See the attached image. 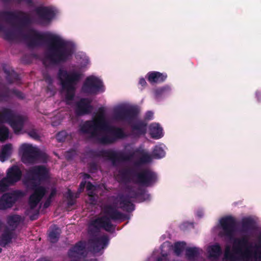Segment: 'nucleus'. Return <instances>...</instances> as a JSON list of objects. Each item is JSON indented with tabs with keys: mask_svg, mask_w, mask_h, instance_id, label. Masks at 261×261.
Instances as JSON below:
<instances>
[{
	"mask_svg": "<svg viewBox=\"0 0 261 261\" xmlns=\"http://www.w3.org/2000/svg\"><path fill=\"white\" fill-rule=\"evenodd\" d=\"M24 37L29 40L30 47L38 46L43 43H47L45 57L52 64L65 63L71 59L73 55L72 48L68 47L67 42L57 35L50 33L42 34L31 29L30 33L25 35Z\"/></svg>",
	"mask_w": 261,
	"mask_h": 261,
	"instance_id": "f257e3e1",
	"label": "nucleus"
},
{
	"mask_svg": "<svg viewBox=\"0 0 261 261\" xmlns=\"http://www.w3.org/2000/svg\"><path fill=\"white\" fill-rule=\"evenodd\" d=\"M100 114L95 119L86 121L80 125V132L89 134L90 138L101 145H110L127 137L123 128L110 126L104 115V110L99 109Z\"/></svg>",
	"mask_w": 261,
	"mask_h": 261,
	"instance_id": "f03ea898",
	"label": "nucleus"
},
{
	"mask_svg": "<svg viewBox=\"0 0 261 261\" xmlns=\"http://www.w3.org/2000/svg\"><path fill=\"white\" fill-rule=\"evenodd\" d=\"M260 246L250 242L246 236L234 238L232 251L229 246L226 247L223 261H237L238 258L234 254L239 255L243 261H261V249L258 250Z\"/></svg>",
	"mask_w": 261,
	"mask_h": 261,
	"instance_id": "7ed1b4c3",
	"label": "nucleus"
},
{
	"mask_svg": "<svg viewBox=\"0 0 261 261\" xmlns=\"http://www.w3.org/2000/svg\"><path fill=\"white\" fill-rule=\"evenodd\" d=\"M0 16L9 22L13 20H17L19 22V24L15 31L6 30L4 27L0 23V32L4 33V39L8 41H13L16 40L18 36H21L28 42V45L29 46L30 41L26 39L24 37V35H27V34H23L22 29L23 27L31 23L32 20L30 16L22 11H18L17 12L7 11L1 12ZM31 30L29 31L28 34L30 33Z\"/></svg>",
	"mask_w": 261,
	"mask_h": 261,
	"instance_id": "20e7f679",
	"label": "nucleus"
},
{
	"mask_svg": "<svg viewBox=\"0 0 261 261\" xmlns=\"http://www.w3.org/2000/svg\"><path fill=\"white\" fill-rule=\"evenodd\" d=\"M140 112L137 107H133L125 109L120 108L114 110V118L118 121H126L131 127V135L139 138L144 135L147 132V123L143 120H138L132 123V121L136 118Z\"/></svg>",
	"mask_w": 261,
	"mask_h": 261,
	"instance_id": "39448f33",
	"label": "nucleus"
},
{
	"mask_svg": "<svg viewBox=\"0 0 261 261\" xmlns=\"http://www.w3.org/2000/svg\"><path fill=\"white\" fill-rule=\"evenodd\" d=\"M104 216L98 217L91 223L95 229L98 232L100 228L103 229L107 232H112L115 229V225L112 224L111 220L116 221L124 219L125 215L119 212L114 205L108 204L104 206Z\"/></svg>",
	"mask_w": 261,
	"mask_h": 261,
	"instance_id": "423d86ee",
	"label": "nucleus"
},
{
	"mask_svg": "<svg viewBox=\"0 0 261 261\" xmlns=\"http://www.w3.org/2000/svg\"><path fill=\"white\" fill-rule=\"evenodd\" d=\"M82 77V74L80 71H71L59 69L58 78L61 82L63 89L66 90L65 95L67 103L73 100L75 96V85Z\"/></svg>",
	"mask_w": 261,
	"mask_h": 261,
	"instance_id": "0eeeda50",
	"label": "nucleus"
},
{
	"mask_svg": "<svg viewBox=\"0 0 261 261\" xmlns=\"http://www.w3.org/2000/svg\"><path fill=\"white\" fill-rule=\"evenodd\" d=\"M91 158H101L106 161H110L113 166H117L120 163L130 161L134 156V153L126 154L122 151L113 149H91L88 152Z\"/></svg>",
	"mask_w": 261,
	"mask_h": 261,
	"instance_id": "6e6552de",
	"label": "nucleus"
},
{
	"mask_svg": "<svg viewBox=\"0 0 261 261\" xmlns=\"http://www.w3.org/2000/svg\"><path fill=\"white\" fill-rule=\"evenodd\" d=\"M25 184L36 182L41 184L49 178V171L43 165H36L29 168L25 174Z\"/></svg>",
	"mask_w": 261,
	"mask_h": 261,
	"instance_id": "1a4fd4ad",
	"label": "nucleus"
},
{
	"mask_svg": "<svg viewBox=\"0 0 261 261\" xmlns=\"http://www.w3.org/2000/svg\"><path fill=\"white\" fill-rule=\"evenodd\" d=\"M137 184L146 187H151L158 181L157 174L148 168L141 169L135 174Z\"/></svg>",
	"mask_w": 261,
	"mask_h": 261,
	"instance_id": "9d476101",
	"label": "nucleus"
},
{
	"mask_svg": "<svg viewBox=\"0 0 261 261\" xmlns=\"http://www.w3.org/2000/svg\"><path fill=\"white\" fill-rule=\"evenodd\" d=\"M105 91L102 82L94 76L87 77L82 87V91L85 94L95 95Z\"/></svg>",
	"mask_w": 261,
	"mask_h": 261,
	"instance_id": "9b49d317",
	"label": "nucleus"
},
{
	"mask_svg": "<svg viewBox=\"0 0 261 261\" xmlns=\"http://www.w3.org/2000/svg\"><path fill=\"white\" fill-rule=\"evenodd\" d=\"M29 189L33 191L29 199V204L31 210L34 209L47 192L45 187L40 186V184L36 182H32L27 184Z\"/></svg>",
	"mask_w": 261,
	"mask_h": 261,
	"instance_id": "f8f14e48",
	"label": "nucleus"
},
{
	"mask_svg": "<svg viewBox=\"0 0 261 261\" xmlns=\"http://www.w3.org/2000/svg\"><path fill=\"white\" fill-rule=\"evenodd\" d=\"M220 224L222 230L219 232V236L232 240L236 231V219L231 216H226L220 219Z\"/></svg>",
	"mask_w": 261,
	"mask_h": 261,
	"instance_id": "ddd939ff",
	"label": "nucleus"
},
{
	"mask_svg": "<svg viewBox=\"0 0 261 261\" xmlns=\"http://www.w3.org/2000/svg\"><path fill=\"white\" fill-rule=\"evenodd\" d=\"M20 149L22 153V160L24 163H34L42 157V153L40 150L32 145L23 144Z\"/></svg>",
	"mask_w": 261,
	"mask_h": 261,
	"instance_id": "4468645a",
	"label": "nucleus"
},
{
	"mask_svg": "<svg viewBox=\"0 0 261 261\" xmlns=\"http://www.w3.org/2000/svg\"><path fill=\"white\" fill-rule=\"evenodd\" d=\"M35 11L41 23H49L56 16V11L51 7L40 6Z\"/></svg>",
	"mask_w": 261,
	"mask_h": 261,
	"instance_id": "2eb2a0df",
	"label": "nucleus"
},
{
	"mask_svg": "<svg viewBox=\"0 0 261 261\" xmlns=\"http://www.w3.org/2000/svg\"><path fill=\"white\" fill-rule=\"evenodd\" d=\"M91 100L88 98H82L76 102L75 112L77 116H84L90 114L93 107L91 105Z\"/></svg>",
	"mask_w": 261,
	"mask_h": 261,
	"instance_id": "dca6fc26",
	"label": "nucleus"
},
{
	"mask_svg": "<svg viewBox=\"0 0 261 261\" xmlns=\"http://www.w3.org/2000/svg\"><path fill=\"white\" fill-rule=\"evenodd\" d=\"M109 242V239L107 235H103L100 237H94L89 240V243L92 251L98 253L101 249L106 248Z\"/></svg>",
	"mask_w": 261,
	"mask_h": 261,
	"instance_id": "f3484780",
	"label": "nucleus"
},
{
	"mask_svg": "<svg viewBox=\"0 0 261 261\" xmlns=\"http://www.w3.org/2000/svg\"><path fill=\"white\" fill-rule=\"evenodd\" d=\"M22 176V171L18 166L13 165L8 168L5 177L10 184L14 185L19 181Z\"/></svg>",
	"mask_w": 261,
	"mask_h": 261,
	"instance_id": "a211bd4d",
	"label": "nucleus"
},
{
	"mask_svg": "<svg viewBox=\"0 0 261 261\" xmlns=\"http://www.w3.org/2000/svg\"><path fill=\"white\" fill-rule=\"evenodd\" d=\"M16 200V195L14 193H4L0 197V210H4L11 208Z\"/></svg>",
	"mask_w": 261,
	"mask_h": 261,
	"instance_id": "6ab92c4d",
	"label": "nucleus"
},
{
	"mask_svg": "<svg viewBox=\"0 0 261 261\" xmlns=\"http://www.w3.org/2000/svg\"><path fill=\"white\" fill-rule=\"evenodd\" d=\"M241 226L240 231L248 233L255 228V222L251 217H244L242 219Z\"/></svg>",
	"mask_w": 261,
	"mask_h": 261,
	"instance_id": "aec40b11",
	"label": "nucleus"
},
{
	"mask_svg": "<svg viewBox=\"0 0 261 261\" xmlns=\"http://www.w3.org/2000/svg\"><path fill=\"white\" fill-rule=\"evenodd\" d=\"M147 80L150 83H161L165 81L167 75L165 73L158 71H150L148 72Z\"/></svg>",
	"mask_w": 261,
	"mask_h": 261,
	"instance_id": "412c9836",
	"label": "nucleus"
},
{
	"mask_svg": "<svg viewBox=\"0 0 261 261\" xmlns=\"http://www.w3.org/2000/svg\"><path fill=\"white\" fill-rule=\"evenodd\" d=\"M129 193L130 195L121 194L118 196V202L121 209L122 210L127 204L131 205L130 198H136L138 196L137 193L134 190H130Z\"/></svg>",
	"mask_w": 261,
	"mask_h": 261,
	"instance_id": "4be33fe9",
	"label": "nucleus"
},
{
	"mask_svg": "<svg viewBox=\"0 0 261 261\" xmlns=\"http://www.w3.org/2000/svg\"><path fill=\"white\" fill-rule=\"evenodd\" d=\"M85 249V245L82 241H79L76 243L68 251V256L69 257H75V254L82 255Z\"/></svg>",
	"mask_w": 261,
	"mask_h": 261,
	"instance_id": "5701e85b",
	"label": "nucleus"
},
{
	"mask_svg": "<svg viewBox=\"0 0 261 261\" xmlns=\"http://www.w3.org/2000/svg\"><path fill=\"white\" fill-rule=\"evenodd\" d=\"M24 119L21 116L15 115L9 123L15 133L20 132L23 128Z\"/></svg>",
	"mask_w": 261,
	"mask_h": 261,
	"instance_id": "b1692460",
	"label": "nucleus"
},
{
	"mask_svg": "<svg viewBox=\"0 0 261 261\" xmlns=\"http://www.w3.org/2000/svg\"><path fill=\"white\" fill-rule=\"evenodd\" d=\"M4 71L6 74V81L9 84L19 83L20 81V76L14 70L4 68Z\"/></svg>",
	"mask_w": 261,
	"mask_h": 261,
	"instance_id": "393cba45",
	"label": "nucleus"
},
{
	"mask_svg": "<svg viewBox=\"0 0 261 261\" xmlns=\"http://www.w3.org/2000/svg\"><path fill=\"white\" fill-rule=\"evenodd\" d=\"M15 115L11 109L4 108L0 111V123L3 122L9 123Z\"/></svg>",
	"mask_w": 261,
	"mask_h": 261,
	"instance_id": "a878e982",
	"label": "nucleus"
},
{
	"mask_svg": "<svg viewBox=\"0 0 261 261\" xmlns=\"http://www.w3.org/2000/svg\"><path fill=\"white\" fill-rule=\"evenodd\" d=\"M149 134L152 138L159 139L163 136V129L159 124H152L149 127Z\"/></svg>",
	"mask_w": 261,
	"mask_h": 261,
	"instance_id": "bb28decb",
	"label": "nucleus"
},
{
	"mask_svg": "<svg viewBox=\"0 0 261 261\" xmlns=\"http://www.w3.org/2000/svg\"><path fill=\"white\" fill-rule=\"evenodd\" d=\"M208 252L210 258L218 259L222 253V249L218 243H216L210 246Z\"/></svg>",
	"mask_w": 261,
	"mask_h": 261,
	"instance_id": "cd10ccee",
	"label": "nucleus"
},
{
	"mask_svg": "<svg viewBox=\"0 0 261 261\" xmlns=\"http://www.w3.org/2000/svg\"><path fill=\"white\" fill-rule=\"evenodd\" d=\"M13 232L9 229H6L2 234L0 239V245L5 247L11 242Z\"/></svg>",
	"mask_w": 261,
	"mask_h": 261,
	"instance_id": "c85d7f7f",
	"label": "nucleus"
},
{
	"mask_svg": "<svg viewBox=\"0 0 261 261\" xmlns=\"http://www.w3.org/2000/svg\"><path fill=\"white\" fill-rule=\"evenodd\" d=\"M12 145L7 144L2 148L0 152V161L2 162H5L10 156L11 154Z\"/></svg>",
	"mask_w": 261,
	"mask_h": 261,
	"instance_id": "c756f323",
	"label": "nucleus"
},
{
	"mask_svg": "<svg viewBox=\"0 0 261 261\" xmlns=\"http://www.w3.org/2000/svg\"><path fill=\"white\" fill-rule=\"evenodd\" d=\"M61 231L57 225H54L48 234V238L50 242L55 243L59 240Z\"/></svg>",
	"mask_w": 261,
	"mask_h": 261,
	"instance_id": "7c9ffc66",
	"label": "nucleus"
},
{
	"mask_svg": "<svg viewBox=\"0 0 261 261\" xmlns=\"http://www.w3.org/2000/svg\"><path fill=\"white\" fill-rule=\"evenodd\" d=\"M141 156L134 163L136 167H139L142 165L150 163L151 160V156L147 153H144L143 151L140 152Z\"/></svg>",
	"mask_w": 261,
	"mask_h": 261,
	"instance_id": "2f4dec72",
	"label": "nucleus"
},
{
	"mask_svg": "<svg viewBox=\"0 0 261 261\" xmlns=\"http://www.w3.org/2000/svg\"><path fill=\"white\" fill-rule=\"evenodd\" d=\"M200 254V249L198 248L188 247L186 250V256L190 260H195Z\"/></svg>",
	"mask_w": 261,
	"mask_h": 261,
	"instance_id": "473e14b6",
	"label": "nucleus"
},
{
	"mask_svg": "<svg viewBox=\"0 0 261 261\" xmlns=\"http://www.w3.org/2000/svg\"><path fill=\"white\" fill-rule=\"evenodd\" d=\"M21 216L18 215L9 216L7 218V223L10 226L16 228L20 223Z\"/></svg>",
	"mask_w": 261,
	"mask_h": 261,
	"instance_id": "72a5a7b5",
	"label": "nucleus"
},
{
	"mask_svg": "<svg viewBox=\"0 0 261 261\" xmlns=\"http://www.w3.org/2000/svg\"><path fill=\"white\" fill-rule=\"evenodd\" d=\"M170 90V88L168 86L160 87L154 90V94L156 97H159L167 94Z\"/></svg>",
	"mask_w": 261,
	"mask_h": 261,
	"instance_id": "f704fd0d",
	"label": "nucleus"
},
{
	"mask_svg": "<svg viewBox=\"0 0 261 261\" xmlns=\"http://www.w3.org/2000/svg\"><path fill=\"white\" fill-rule=\"evenodd\" d=\"M165 152L160 146H155L152 152V156L154 159H161L165 156Z\"/></svg>",
	"mask_w": 261,
	"mask_h": 261,
	"instance_id": "c9c22d12",
	"label": "nucleus"
},
{
	"mask_svg": "<svg viewBox=\"0 0 261 261\" xmlns=\"http://www.w3.org/2000/svg\"><path fill=\"white\" fill-rule=\"evenodd\" d=\"M186 244L184 242L175 243L174 246V251L177 256H179L184 250Z\"/></svg>",
	"mask_w": 261,
	"mask_h": 261,
	"instance_id": "e433bc0d",
	"label": "nucleus"
},
{
	"mask_svg": "<svg viewBox=\"0 0 261 261\" xmlns=\"http://www.w3.org/2000/svg\"><path fill=\"white\" fill-rule=\"evenodd\" d=\"M9 135V131L6 126H0V141L4 142L8 139Z\"/></svg>",
	"mask_w": 261,
	"mask_h": 261,
	"instance_id": "4c0bfd02",
	"label": "nucleus"
},
{
	"mask_svg": "<svg viewBox=\"0 0 261 261\" xmlns=\"http://www.w3.org/2000/svg\"><path fill=\"white\" fill-rule=\"evenodd\" d=\"M11 185H13V184H10L5 177L3 178L0 181V192L7 191L9 187Z\"/></svg>",
	"mask_w": 261,
	"mask_h": 261,
	"instance_id": "58836bf2",
	"label": "nucleus"
},
{
	"mask_svg": "<svg viewBox=\"0 0 261 261\" xmlns=\"http://www.w3.org/2000/svg\"><path fill=\"white\" fill-rule=\"evenodd\" d=\"M67 195L68 206H70L73 205L75 203V200L74 199L73 194L70 189L68 190Z\"/></svg>",
	"mask_w": 261,
	"mask_h": 261,
	"instance_id": "ea45409f",
	"label": "nucleus"
},
{
	"mask_svg": "<svg viewBox=\"0 0 261 261\" xmlns=\"http://www.w3.org/2000/svg\"><path fill=\"white\" fill-rule=\"evenodd\" d=\"M119 172L121 176L123 178H125L130 175H133L135 178V174L137 172H135L134 170L130 169H125L120 171Z\"/></svg>",
	"mask_w": 261,
	"mask_h": 261,
	"instance_id": "a19ab883",
	"label": "nucleus"
},
{
	"mask_svg": "<svg viewBox=\"0 0 261 261\" xmlns=\"http://www.w3.org/2000/svg\"><path fill=\"white\" fill-rule=\"evenodd\" d=\"M68 136L67 133L65 130H62L56 135V139L59 142H63L65 141Z\"/></svg>",
	"mask_w": 261,
	"mask_h": 261,
	"instance_id": "79ce46f5",
	"label": "nucleus"
},
{
	"mask_svg": "<svg viewBox=\"0 0 261 261\" xmlns=\"http://www.w3.org/2000/svg\"><path fill=\"white\" fill-rule=\"evenodd\" d=\"M56 189H53L48 196V198H47L46 200L45 201L43 206L44 208H47L50 204L52 198L56 195Z\"/></svg>",
	"mask_w": 261,
	"mask_h": 261,
	"instance_id": "37998d69",
	"label": "nucleus"
},
{
	"mask_svg": "<svg viewBox=\"0 0 261 261\" xmlns=\"http://www.w3.org/2000/svg\"><path fill=\"white\" fill-rule=\"evenodd\" d=\"M9 89L5 88L3 91L0 92V101L5 100L9 97Z\"/></svg>",
	"mask_w": 261,
	"mask_h": 261,
	"instance_id": "c03bdc74",
	"label": "nucleus"
},
{
	"mask_svg": "<svg viewBox=\"0 0 261 261\" xmlns=\"http://www.w3.org/2000/svg\"><path fill=\"white\" fill-rule=\"evenodd\" d=\"M28 134L32 138L35 140H38L40 139V136L36 130L33 129L30 130Z\"/></svg>",
	"mask_w": 261,
	"mask_h": 261,
	"instance_id": "a18cd8bd",
	"label": "nucleus"
},
{
	"mask_svg": "<svg viewBox=\"0 0 261 261\" xmlns=\"http://www.w3.org/2000/svg\"><path fill=\"white\" fill-rule=\"evenodd\" d=\"M90 172L94 173L97 170V165L95 162H91L89 164Z\"/></svg>",
	"mask_w": 261,
	"mask_h": 261,
	"instance_id": "49530a36",
	"label": "nucleus"
},
{
	"mask_svg": "<svg viewBox=\"0 0 261 261\" xmlns=\"http://www.w3.org/2000/svg\"><path fill=\"white\" fill-rule=\"evenodd\" d=\"M43 78L45 82L49 85L53 84V81L51 77L48 73H44L43 74Z\"/></svg>",
	"mask_w": 261,
	"mask_h": 261,
	"instance_id": "de8ad7c7",
	"label": "nucleus"
},
{
	"mask_svg": "<svg viewBox=\"0 0 261 261\" xmlns=\"http://www.w3.org/2000/svg\"><path fill=\"white\" fill-rule=\"evenodd\" d=\"M135 210V205L131 202V205L128 204L125 205V206L122 209L127 212H132Z\"/></svg>",
	"mask_w": 261,
	"mask_h": 261,
	"instance_id": "09e8293b",
	"label": "nucleus"
},
{
	"mask_svg": "<svg viewBox=\"0 0 261 261\" xmlns=\"http://www.w3.org/2000/svg\"><path fill=\"white\" fill-rule=\"evenodd\" d=\"M12 91V93L13 94H14L15 95H16L18 97H19L21 99L24 98V94L22 92H21L19 90H17L16 89H13Z\"/></svg>",
	"mask_w": 261,
	"mask_h": 261,
	"instance_id": "8fccbe9b",
	"label": "nucleus"
},
{
	"mask_svg": "<svg viewBox=\"0 0 261 261\" xmlns=\"http://www.w3.org/2000/svg\"><path fill=\"white\" fill-rule=\"evenodd\" d=\"M153 113L151 111H147L145 115L144 119L147 120H151L153 118Z\"/></svg>",
	"mask_w": 261,
	"mask_h": 261,
	"instance_id": "3c124183",
	"label": "nucleus"
},
{
	"mask_svg": "<svg viewBox=\"0 0 261 261\" xmlns=\"http://www.w3.org/2000/svg\"><path fill=\"white\" fill-rule=\"evenodd\" d=\"M86 185V181L85 180H83L81 182L79 186V191H83L85 186Z\"/></svg>",
	"mask_w": 261,
	"mask_h": 261,
	"instance_id": "603ef678",
	"label": "nucleus"
},
{
	"mask_svg": "<svg viewBox=\"0 0 261 261\" xmlns=\"http://www.w3.org/2000/svg\"><path fill=\"white\" fill-rule=\"evenodd\" d=\"M86 189L87 191H91L94 188V185L90 182L88 181L86 183Z\"/></svg>",
	"mask_w": 261,
	"mask_h": 261,
	"instance_id": "864d4df0",
	"label": "nucleus"
},
{
	"mask_svg": "<svg viewBox=\"0 0 261 261\" xmlns=\"http://www.w3.org/2000/svg\"><path fill=\"white\" fill-rule=\"evenodd\" d=\"M139 83L142 87H145L147 85V83H146L145 80L144 78H143V77L140 79Z\"/></svg>",
	"mask_w": 261,
	"mask_h": 261,
	"instance_id": "5fc2aeb1",
	"label": "nucleus"
},
{
	"mask_svg": "<svg viewBox=\"0 0 261 261\" xmlns=\"http://www.w3.org/2000/svg\"><path fill=\"white\" fill-rule=\"evenodd\" d=\"M256 97L258 101H261V92L260 91H256Z\"/></svg>",
	"mask_w": 261,
	"mask_h": 261,
	"instance_id": "6e6d98bb",
	"label": "nucleus"
},
{
	"mask_svg": "<svg viewBox=\"0 0 261 261\" xmlns=\"http://www.w3.org/2000/svg\"><path fill=\"white\" fill-rule=\"evenodd\" d=\"M73 152L72 151H68L66 153V158L68 160L71 159L72 158V153Z\"/></svg>",
	"mask_w": 261,
	"mask_h": 261,
	"instance_id": "4d7b16f0",
	"label": "nucleus"
},
{
	"mask_svg": "<svg viewBox=\"0 0 261 261\" xmlns=\"http://www.w3.org/2000/svg\"><path fill=\"white\" fill-rule=\"evenodd\" d=\"M38 213H37V214H36V215L31 216L30 217V219L31 220H36L38 217Z\"/></svg>",
	"mask_w": 261,
	"mask_h": 261,
	"instance_id": "13d9d810",
	"label": "nucleus"
},
{
	"mask_svg": "<svg viewBox=\"0 0 261 261\" xmlns=\"http://www.w3.org/2000/svg\"><path fill=\"white\" fill-rule=\"evenodd\" d=\"M90 175L89 174L85 173L84 175V179H88L90 178Z\"/></svg>",
	"mask_w": 261,
	"mask_h": 261,
	"instance_id": "bf43d9fd",
	"label": "nucleus"
},
{
	"mask_svg": "<svg viewBox=\"0 0 261 261\" xmlns=\"http://www.w3.org/2000/svg\"><path fill=\"white\" fill-rule=\"evenodd\" d=\"M36 261H50V260L46 259V258H41L38 259Z\"/></svg>",
	"mask_w": 261,
	"mask_h": 261,
	"instance_id": "052dcab7",
	"label": "nucleus"
},
{
	"mask_svg": "<svg viewBox=\"0 0 261 261\" xmlns=\"http://www.w3.org/2000/svg\"><path fill=\"white\" fill-rule=\"evenodd\" d=\"M197 214V216L199 217H201L202 216V214L201 212H198Z\"/></svg>",
	"mask_w": 261,
	"mask_h": 261,
	"instance_id": "680f3d73",
	"label": "nucleus"
},
{
	"mask_svg": "<svg viewBox=\"0 0 261 261\" xmlns=\"http://www.w3.org/2000/svg\"><path fill=\"white\" fill-rule=\"evenodd\" d=\"M258 239H259V242H261V233H260V234L259 236Z\"/></svg>",
	"mask_w": 261,
	"mask_h": 261,
	"instance_id": "e2e57ef3",
	"label": "nucleus"
},
{
	"mask_svg": "<svg viewBox=\"0 0 261 261\" xmlns=\"http://www.w3.org/2000/svg\"><path fill=\"white\" fill-rule=\"evenodd\" d=\"M90 231L91 232H92L93 231H94V230H93V229H91Z\"/></svg>",
	"mask_w": 261,
	"mask_h": 261,
	"instance_id": "0e129e2a",
	"label": "nucleus"
},
{
	"mask_svg": "<svg viewBox=\"0 0 261 261\" xmlns=\"http://www.w3.org/2000/svg\"><path fill=\"white\" fill-rule=\"evenodd\" d=\"M2 249L1 248H0V253L2 252Z\"/></svg>",
	"mask_w": 261,
	"mask_h": 261,
	"instance_id": "69168bd1",
	"label": "nucleus"
},
{
	"mask_svg": "<svg viewBox=\"0 0 261 261\" xmlns=\"http://www.w3.org/2000/svg\"><path fill=\"white\" fill-rule=\"evenodd\" d=\"M90 196H92V194H89Z\"/></svg>",
	"mask_w": 261,
	"mask_h": 261,
	"instance_id": "338daca9",
	"label": "nucleus"
}]
</instances>
